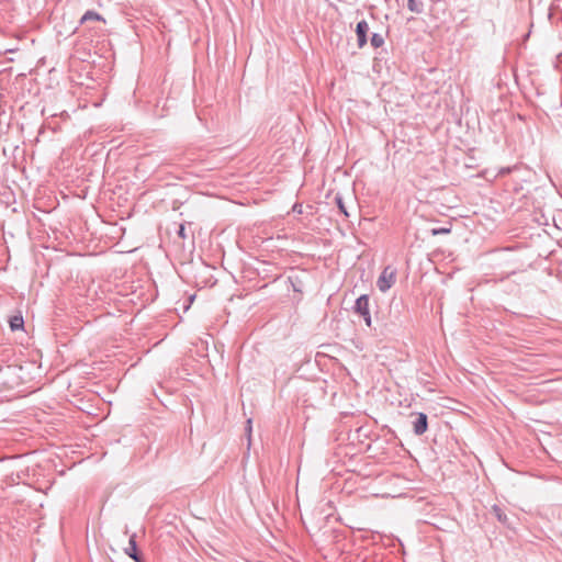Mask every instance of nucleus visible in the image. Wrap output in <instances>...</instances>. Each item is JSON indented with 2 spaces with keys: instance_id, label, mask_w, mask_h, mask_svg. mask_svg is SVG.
<instances>
[{
  "instance_id": "nucleus-11",
  "label": "nucleus",
  "mask_w": 562,
  "mask_h": 562,
  "mask_svg": "<svg viewBox=\"0 0 562 562\" xmlns=\"http://www.w3.org/2000/svg\"><path fill=\"white\" fill-rule=\"evenodd\" d=\"M407 8L411 12L419 14L424 11V3L422 0H408Z\"/></svg>"
},
{
  "instance_id": "nucleus-7",
  "label": "nucleus",
  "mask_w": 562,
  "mask_h": 562,
  "mask_svg": "<svg viewBox=\"0 0 562 562\" xmlns=\"http://www.w3.org/2000/svg\"><path fill=\"white\" fill-rule=\"evenodd\" d=\"M156 396L161 402V404L167 408L173 406L175 404V400L172 398V392H169V389L164 384L159 385V393H156Z\"/></svg>"
},
{
  "instance_id": "nucleus-9",
  "label": "nucleus",
  "mask_w": 562,
  "mask_h": 562,
  "mask_svg": "<svg viewBox=\"0 0 562 562\" xmlns=\"http://www.w3.org/2000/svg\"><path fill=\"white\" fill-rule=\"evenodd\" d=\"M88 21H104V19L95 11H87L80 19V23L83 24Z\"/></svg>"
},
{
  "instance_id": "nucleus-3",
  "label": "nucleus",
  "mask_w": 562,
  "mask_h": 562,
  "mask_svg": "<svg viewBox=\"0 0 562 562\" xmlns=\"http://www.w3.org/2000/svg\"><path fill=\"white\" fill-rule=\"evenodd\" d=\"M428 429V416L425 413H416L413 422V430L417 436L424 435Z\"/></svg>"
},
{
  "instance_id": "nucleus-2",
  "label": "nucleus",
  "mask_w": 562,
  "mask_h": 562,
  "mask_svg": "<svg viewBox=\"0 0 562 562\" xmlns=\"http://www.w3.org/2000/svg\"><path fill=\"white\" fill-rule=\"evenodd\" d=\"M353 312L363 318L367 326H369V327L371 326L372 319H371V314H370V308H369V295L368 294H362L356 300L355 306H353Z\"/></svg>"
},
{
  "instance_id": "nucleus-12",
  "label": "nucleus",
  "mask_w": 562,
  "mask_h": 562,
  "mask_svg": "<svg viewBox=\"0 0 562 562\" xmlns=\"http://www.w3.org/2000/svg\"><path fill=\"white\" fill-rule=\"evenodd\" d=\"M335 203L337 207L339 209L340 213L345 215V217H349V212L347 211V207L345 205L344 199L340 193H337L335 195Z\"/></svg>"
},
{
  "instance_id": "nucleus-8",
  "label": "nucleus",
  "mask_w": 562,
  "mask_h": 562,
  "mask_svg": "<svg viewBox=\"0 0 562 562\" xmlns=\"http://www.w3.org/2000/svg\"><path fill=\"white\" fill-rule=\"evenodd\" d=\"M491 513L494 515V517L504 526L510 527V520L508 516L504 513L503 508L494 504L491 508Z\"/></svg>"
},
{
  "instance_id": "nucleus-18",
  "label": "nucleus",
  "mask_w": 562,
  "mask_h": 562,
  "mask_svg": "<svg viewBox=\"0 0 562 562\" xmlns=\"http://www.w3.org/2000/svg\"><path fill=\"white\" fill-rule=\"evenodd\" d=\"M246 434L248 436V439L250 440V434H251V419H248L247 423H246Z\"/></svg>"
},
{
  "instance_id": "nucleus-17",
  "label": "nucleus",
  "mask_w": 562,
  "mask_h": 562,
  "mask_svg": "<svg viewBox=\"0 0 562 562\" xmlns=\"http://www.w3.org/2000/svg\"><path fill=\"white\" fill-rule=\"evenodd\" d=\"M178 237L188 238L189 234L187 233V228L183 224H180L178 227Z\"/></svg>"
},
{
  "instance_id": "nucleus-16",
  "label": "nucleus",
  "mask_w": 562,
  "mask_h": 562,
  "mask_svg": "<svg viewBox=\"0 0 562 562\" xmlns=\"http://www.w3.org/2000/svg\"><path fill=\"white\" fill-rule=\"evenodd\" d=\"M195 296H196V295H195V293H193V294H188V295L186 296V301H184L183 306H182L183 312H187V311L190 308L191 304H192V303H193V301L195 300Z\"/></svg>"
},
{
  "instance_id": "nucleus-22",
  "label": "nucleus",
  "mask_w": 562,
  "mask_h": 562,
  "mask_svg": "<svg viewBox=\"0 0 562 562\" xmlns=\"http://www.w3.org/2000/svg\"><path fill=\"white\" fill-rule=\"evenodd\" d=\"M190 237H191V240L193 241V238H194L193 233H191Z\"/></svg>"
},
{
  "instance_id": "nucleus-21",
  "label": "nucleus",
  "mask_w": 562,
  "mask_h": 562,
  "mask_svg": "<svg viewBox=\"0 0 562 562\" xmlns=\"http://www.w3.org/2000/svg\"><path fill=\"white\" fill-rule=\"evenodd\" d=\"M293 211H299V213H302V210H299L297 205L293 206Z\"/></svg>"
},
{
  "instance_id": "nucleus-5",
  "label": "nucleus",
  "mask_w": 562,
  "mask_h": 562,
  "mask_svg": "<svg viewBox=\"0 0 562 562\" xmlns=\"http://www.w3.org/2000/svg\"><path fill=\"white\" fill-rule=\"evenodd\" d=\"M368 31H369V25H368L366 20H362V21L357 23L356 34H357V40H358L359 48H362L367 44V42H368Z\"/></svg>"
},
{
  "instance_id": "nucleus-6",
  "label": "nucleus",
  "mask_w": 562,
  "mask_h": 562,
  "mask_svg": "<svg viewBox=\"0 0 562 562\" xmlns=\"http://www.w3.org/2000/svg\"><path fill=\"white\" fill-rule=\"evenodd\" d=\"M124 552H125V554L127 557L133 559L135 562H142V557L138 553V550H137L136 535L135 533L130 536L128 546L124 549Z\"/></svg>"
},
{
  "instance_id": "nucleus-15",
  "label": "nucleus",
  "mask_w": 562,
  "mask_h": 562,
  "mask_svg": "<svg viewBox=\"0 0 562 562\" xmlns=\"http://www.w3.org/2000/svg\"><path fill=\"white\" fill-rule=\"evenodd\" d=\"M195 296H196V295H195V293H193V294H188V295L186 296V301H184L183 306H182L183 312H187V311L190 308L191 304H192V303H193V301L195 300Z\"/></svg>"
},
{
  "instance_id": "nucleus-1",
  "label": "nucleus",
  "mask_w": 562,
  "mask_h": 562,
  "mask_svg": "<svg viewBox=\"0 0 562 562\" xmlns=\"http://www.w3.org/2000/svg\"><path fill=\"white\" fill-rule=\"evenodd\" d=\"M396 281V269L391 266H386L381 272L376 281L378 289L385 293L389 291Z\"/></svg>"
},
{
  "instance_id": "nucleus-20",
  "label": "nucleus",
  "mask_w": 562,
  "mask_h": 562,
  "mask_svg": "<svg viewBox=\"0 0 562 562\" xmlns=\"http://www.w3.org/2000/svg\"><path fill=\"white\" fill-rule=\"evenodd\" d=\"M293 211H299V213H302V210H299L297 205L293 206Z\"/></svg>"
},
{
  "instance_id": "nucleus-4",
  "label": "nucleus",
  "mask_w": 562,
  "mask_h": 562,
  "mask_svg": "<svg viewBox=\"0 0 562 562\" xmlns=\"http://www.w3.org/2000/svg\"><path fill=\"white\" fill-rule=\"evenodd\" d=\"M305 271H292L288 276V282L291 284L294 292L302 293L304 290V281L303 277H305Z\"/></svg>"
},
{
  "instance_id": "nucleus-10",
  "label": "nucleus",
  "mask_w": 562,
  "mask_h": 562,
  "mask_svg": "<svg viewBox=\"0 0 562 562\" xmlns=\"http://www.w3.org/2000/svg\"><path fill=\"white\" fill-rule=\"evenodd\" d=\"M10 328L12 331L23 329L24 327V321L22 315H14L10 318Z\"/></svg>"
},
{
  "instance_id": "nucleus-19",
  "label": "nucleus",
  "mask_w": 562,
  "mask_h": 562,
  "mask_svg": "<svg viewBox=\"0 0 562 562\" xmlns=\"http://www.w3.org/2000/svg\"><path fill=\"white\" fill-rule=\"evenodd\" d=\"M508 172H510V168H509V167H507V168H502V169L499 170L498 175H499V176H503V175H506V173H508Z\"/></svg>"
},
{
  "instance_id": "nucleus-14",
  "label": "nucleus",
  "mask_w": 562,
  "mask_h": 562,
  "mask_svg": "<svg viewBox=\"0 0 562 562\" xmlns=\"http://www.w3.org/2000/svg\"><path fill=\"white\" fill-rule=\"evenodd\" d=\"M432 236L450 234L451 227H434L430 231Z\"/></svg>"
},
{
  "instance_id": "nucleus-13",
  "label": "nucleus",
  "mask_w": 562,
  "mask_h": 562,
  "mask_svg": "<svg viewBox=\"0 0 562 562\" xmlns=\"http://www.w3.org/2000/svg\"><path fill=\"white\" fill-rule=\"evenodd\" d=\"M370 43L374 48H379L384 44V37L379 33H373L371 35Z\"/></svg>"
}]
</instances>
